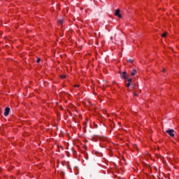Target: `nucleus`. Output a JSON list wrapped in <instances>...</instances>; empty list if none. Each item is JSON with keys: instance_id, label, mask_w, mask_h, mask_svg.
<instances>
[{"instance_id": "nucleus-1", "label": "nucleus", "mask_w": 179, "mask_h": 179, "mask_svg": "<svg viewBox=\"0 0 179 179\" xmlns=\"http://www.w3.org/2000/svg\"><path fill=\"white\" fill-rule=\"evenodd\" d=\"M166 134H169L170 135V136H171L172 138H174V134H173V132H174V129H168L166 131Z\"/></svg>"}, {"instance_id": "nucleus-2", "label": "nucleus", "mask_w": 179, "mask_h": 179, "mask_svg": "<svg viewBox=\"0 0 179 179\" xmlns=\"http://www.w3.org/2000/svg\"><path fill=\"white\" fill-rule=\"evenodd\" d=\"M9 113H10V108H6L4 111V116L8 117V115H9Z\"/></svg>"}, {"instance_id": "nucleus-3", "label": "nucleus", "mask_w": 179, "mask_h": 179, "mask_svg": "<svg viewBox=\"0 0 179 179\" xmlns=\"http://www.w3.org/2000/svg\"><path fill=\"white\" fill-rule=\"evenodd\" d=\"M120 78L122 79H124V80L128 79V78L127 77V72L126 71H123L122 73H121Z\"/></svg>"}, {"instance_id": "nucleus-4", "label": "nucleus", "mask_w": 179, "mask_h": 179, "mask_svg": "<svg viewBox=\"0 0 179 179\" xmlns=\"http://www.w3.org/2000/svg\"><path fill=\"white\" fill-rule=\"evenodd\" d=\"M115 16H117V17H120V19H121V17H122L121 14H120V9H117L115 10Z\"/></svg>"}, {"instance_id": "nucleus-5", "label": "nucleus", "mask_w": 179, "mask_h": 179, "mask_svg": "<svg viewBox=\"0 0 179 179\" xmlns=\"http://www.w3.org/2000/svg\"><path fill=\"white\" fill-rule=\"evenodd\" d=\"M99 141H107V137L101 136L99 137Z\"/></svg>"}, {"instance_id": "nucleus-6", "label": "nucleus", "mask_w": 179, "mask_h": 179, "mask_svg": "<svg viewBox=\"0 0 179 179\" xmlns=\"http://www.w3.org/2000/svg\"><path fill=\"white\" fill-rule=\"evenodd\" d=\"M136 75V69H133V71L131 73V76H135Z\"/></svg>"}, {"instance_id": "nucleus-7", "label": "nucleus", "mask_w": 179, "mask_h": 179, "mask_svg": "<svg viewBox=\"0 0 179 179\" xmlns=\"http://www.w3.org/2000/svg\"><path fill=\"white\" fill-rule=\"evenodd\" d=\"M59 24H64V20H60L58 21Z\"/></svg>"}, {"instance_id": "nucleus-8", "label": "nucleus", "mask_w": 179, "mask_h": 179, "mask_svg": "<svg viewBox=\"0 0 179 179\" xmlns=\"http://www.w3.org/2000/svg\"><path fill=\"white\" fill-rule=\"evenodd\" d=\"M127 62H129L130 64H132L134 62V60L131 59H129L127 60Z\"/></svg>"}, {"instance_id": "nucleus-9", "label": "nucleus", "mask_w": 179, "mask_h": 179, "mask_svg": "<svg viewBox=\"0 0 179 179\" xmlns=\"http://www.w3.org/2000/svg\"><path fill=\"white\" fill-rule=\"evenodd\" d=\"M60 78L62 79H65V78H66V75H62V76H60Z\"/></svg>"}, {"instance_id": "nucleus-10", "label": "nucleus", "mask_w": 179, "mask_h": 179, "mask_svg": "<svg viewBox=\"0 0 179 179\" xmlns=\"http://www.w3.org/2000/svg\"><path fill=\"white\" fill-rule=\"evenodd\" d=\"M128 83H131L132 82V78H127Z\"/></svg>"}, {"instance_id": "nucleus-11", "label": "nucleus", "mask_w": 179, "mask_h": 179, "mask_svg": "<svg viewBox=\"0 0 179 179\" xmlns=\"http://www.w3.org/2000/svg\"><path fill=\"white\" fill-rule=\"evenodd\" d=\"M167 36V32H164L162 35V37H166Z\"/></svg>"}, {"instance_id": "nucleus-12", "label": "nucleus", "mask_w": 179, "mask_h": 179, "mask_svg": "<svg viewBox=\"0 0 179 179\" xmlns=\"http://www.w3.org/2000/svg\"><path fill=\"white\" fill-rule=\"evenodd\" d=\"M127 87H129L131 86V83H128L126 84Z\"/></svg>"}, {"instance_id": "nucleus-13", "label": "nucleus", "mask_w": 179, "mask_h": 179, "mask_svg": "<svg viewBox=\"0 0 179 179\" xmlns=\"http://www.w3.org/2000/svg\"><path fill=\"white\" fill-rule=\"evenodd\" d=\"M41 61V59L40 58H38L36 60V62L38 64V62H40Z\"/></svg>"}, {"instance_id": "nucleus-14", "label": "nucleus", "mask_w": 179, "mask_h": 179, "mask_svg": "<svg viewBox=\"0 0 179 179\" xmlns=\"http://www.w3.org/2000/svg\"><path fill=\"white\" fill-rule=\"evenodd\" d=\"M134 96L137 97L138 96V94H136V92H134Z\"/></svg>"}, {"instance_id": "nucleus-15", "label": "nucleus", "mask_w": 179, "mask_h": 179, "mask_svg": "<svg viewBox=\"0 0 179 179\" xmlns=\"http://www.w3.org/2000/svg\"><path fill=\"white\" fill-rule=\"evenodd\" d=\"M162 71H163V72H166V69H162Z\"/></svg>"}, {"instance_id": "nucleus-16", "label": "nucleus", "mask_w": 179, "mask_h": 179, "mask_svg": "<svg viewBox=\"0 0 179 179\" xmlns=\"http://www.w3.org/2000/svg\"><path fill=\"white\" fill-rule=\"evenodd\" d=\"M0 131H1V128H0Z\"/></svg>"}]
</instances>
